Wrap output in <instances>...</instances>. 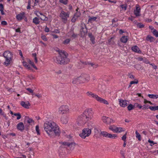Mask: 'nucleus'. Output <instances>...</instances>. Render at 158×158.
<instances>
[{"label":"nucleus","mask_w":158,"mask_h":158,"mask_svg":"<svg viewBox=\"0 0 158 158\" xmlns=\"http://www.w3.org/2000/svg\"><path fill=\"white\" fill-rule=\"evenodd\" d=\"M135 81H131L130 82L131 85H132V84H137L138 82V80L137 79H135Z\"/></svg>","instance_id":"obj_49"},{"label":"nucleus","mask_w":158,"mask_h":158,"mask_svg":"<svg viewBox=\"0 0 158 158\" xmlns=\"http://www.w3.org/2000/svg\"><path fill=\"white\" fill-rule=\"evenodd\" d=\"M148 142L151 143H152L153 144H150V145L151 146H152L154 144H156V143H154V142L153 141L151 140L150 139H149L148 141Z\"/></svg>","instance_id":"obj_52"},{"label":"nucleus","mask_w":158,"mask_h":158,"mask_svg":"<svg viewBox=\"0 0 158 158\" xmlns=\"http://www.w3.org/2000/svg\"><path fill=\"white\" fill-rule=\"evenodd\" d=\"M17 127L18 129L20 131H23L24 129V125L22 122H20L18 124Z\"/></svg>","instance_id":"obj_22"},{"label":"nucleus","mask_w":158,"mask_h":158,"mask_svg":"<svg viewBox=\"0 0 158 158\" xmlns=\"http://www.w3.org/2000/svg\"><path fill=\"white\" fill-rule=\"evenodd\" d=\"M89 36L90 39V40L92 41V43L94 44L95 43L94 39L95 38L94 36L91 33H89L88 34Z\"/></svg>","instance_id":"obj_28"},{"label":"nucleus","mask_w":158,"mask_h":158,"mask_svg":"<svg viewBox=\"0 0 158 158\" xmlns=\"http://www.w3.org/2000/svg\"><path fill=\"white\" fill-rule=\"evenodd\" d=\"M70 34L68 35L69 36H71L73 38H75L77 37V35L75 34L73 31H71L69 33Z\"/></svg>","instance_id":"obj_36"},{"label":"nucleus","mask_w":158,"mask_h":158,"mask_svg":"<svg viewBox=\"0 0 158 158\" xmlns=\"http://www.w3.org/2000/svg\"><path fill=\"white\" fill-rule=\"evenodd\" d=\"M7 24V22L5 21H3L1 22V24L3 25H6Z\"/></svg>","instance_id":"obj_59"},{"label":"nucleus","mask_w":158,"mask_h":158,"mask_svg":"<svg viewBox=\"0 0 158 158\" xmlns=\"http://www.w3.org/2000/svg\"><path fill=\"white\" fill-rule=\"evenodd\" d=\"M25 121L27 123L30 125H32L34 124V121L31 118L28 117H26L25 118Z\"/></svg>","instance_id":"obj_20"},{"label":"nucleus","mask_w":158,"mask_h":158,"mask_svg":"<svg viewBox=\"0 0 158 158\" xmlns=\"http://www.w3.org/2000/svg\"><path fill=\"white\" fill-rule=\"evenodd\" d=\"M129 77L131 79H134V76L132 75L129 74Z\"/></svg>","instance_id":"obj_61"},{"label":"nucleus","mask_w":158,"mask_h":158,"mask_svg":"<svg viewBox=\"0 0 158 158\" xmlns=\"http://www.w3.org/2000/svg\"><path fill=\"white\" fill-rule=\"evenodd\" d=\"M120 153L121 155L123 156V158H125V151L123 150H121L120 151Z\"/></svg>","instance_id":"obj_48"},{"label":"nucleus","mask_w":158,"mask_h":158,"mask_svg":"<svg viewBox=\"0 0 158 158\" xmlns=\"http://www.w3.org/2000/svg\"><path fill=\"white\" fill-rule=\"evenodd\" d=\"M16 18L18 20L20 21L25 17V13L22 12L18 14L16 16Z\"/></svg>","instance_id":"obj_21"},{"label":"nucleus","mask_w":158,"mask_h":158,"mask_svg":"<svg viewBox=\"0 0 158 158\" xmlns=\"http://www.w3.org/2000/svg\"><path fill=\"white\" fill-rule=\"evenodd\" d=\"M69 118V116L66 115L62 116L60 118L61 123L63 124H66L68 122Z\"/></svg>","instance_id":"obj_15"},{"label":"nucleus","mask_w":158,"mask_h":158,"mask_svg":"<svg viewBox=\"0 0 158 158\" xmlns=\"http://www.w3.org/2000/svg\"><path fill=\"white\" fill-rule=\"evenodd\" d=\"M113 38V37H111L109 40L108 42L110 44H113L114 43V41L112 40Z\"/></svg>","instance_id":"obj_54"},{"label":"nucleus","mask_w":158,"mask_h":158,"mask_svg":"<svg viewBox=\"0 0 158 158\" xmlns=\"http://www.w3.org/2000/svg\"><path fill=\"white\" fill-rule=\"evenodd\" d=\"M59 55L56 58V62L58 64H65L69 61L67 58V54L64 51H60L59 52Z\"/></svg>","instance_id":"obj_2"},{"label":"nucleus","mask_w":158,"mask_h":158,"mask_svg":"<svg viewBox=\"0 0 158 158\" xmlns=\"http://www.w3.org/2000/svg\"><path fill=\"white\" fill-rule=\"evenodd\" d=\"M89 19L88 20V22L92 23L93 21L96 20L97 19V17H89Z\"/></svg>","instance_id":"obj_31"},{"label":"nucleus","mask_w":158,"mask_h":158,"mask_svg":"<svg viewBox=\"0 0 158 158\" xmlns=\"http://www.w3.org/2000/svg\"><path fill=\"white\" fill-rule=\"evenodd\" d=\"M82 76L83 77V79H84V83L86 81H89L90 79L89 76L88 75H84Z\"/></svg>","instance_id":"obj_26"},{"label":"nucleus","mask_w":158,"mask_h":158,"mask_svg":"<svg viewBox=\"0 0 158 158\" xmlns=\"http://www.w3.org/2000/svg\"><path fill=\"white\" fill-rule=\"evenodd\" d=\"M28 77H29L30 79H34V76L32 75H29L27 76Z\"/></svg>","instance_id":"obj_55"},{"label":"nucleus","mask_w":158,"mask_h":158,"mask_svg":"<svg viewBox=\"0 0 158 158\" xmlns=\"http://www.w3.org/2000/svg\"><path fill=\"white\" fill-rule=\"evenodd\" d=\"M81 15V13L80 12H77L74 15L73 17L71 19V21L72 22H75L77 18Z\"/></svg>","instance_id":"obj_18"},{"label":"nucleus","mask_w":158,"mask_h":158,"mask_svg":"<svg viewBox=\"0 0 158 158\" xmlns=\"http://www.w3.org/2000/svg\"><path fill=\"white\" fill-rule=\"evenodd\" d=\"M45 31L46 32H48L49 31V30L48 28L47 27H46L45 29Z\"/></svg>","instance_id":"obj_63"},{"label":"nucleus","mask_w":158,"mask_h":158,"mask_svg":"<svg viewBox=\"0 0 158 158\" xmlns=\"http://www.w3.org/2000/svg\"><path fill=\"white\" fill-rule=\"evenodd\" d=\"M148 108V106L147 105H145L143 106V110H145L146 109H147Z\"/></svg>","instance_id":"obj_62"},{"label":"nucleus","mask_w":158,"mask_h":158,"mask_svg":"<svg viewBox=\"0 0 158 158\" xmlns=\"http://www.w3.org/2000/svg\"><path fill=\"white\" fill-rule=\"evenodd\" d=\"M109 134L106 131H103L101 132V134L103 136L106 137H109Z\"/></svg>","instance_id":"obj_30"},{"label":"nucleus","mask_w":158,"mask_h":158,"mask_svg":"<svg viewBox=\"0 0 158 158\" xmlns=\"http://www.w3.org/2000/svg\"><path fill=\"white\" fill-rule=\"evenodd\" d=\"M87 122L82 114L78 116L76 119V123L78 126H83Z\"/></svg>","instance_id":"obj_7"},{"label":"nucleus","mask_w":158,"mask_h":158,"mask_svg":"<svg viewBox=\"0 0 158 158\" xmlns=\"http://www.w3.org/2000/svg\"><path fill=\"white\" fill-rule=\"evenodd\" d=\"M127 135V132H126L125 134L122 137V139L124 141H126V139L127 138V136H126Z\"/></svg>","instance_id":"obj_50"},{"label":"nucleus","mask_w":158,"mask_h":158,"mask_svg":"<svg viewBox=\"0 0 158 158\" xmlns=\"http://www.w3.org/2000/svg\"><path fill=\"white\" fill-rule=\"evenodd\" d=\"M101 119L104 123L108 125L114 122V121L113 119L106 116H102Z\"/></svg>","instance_id":"obj_11"},{"label":"nucleus","mask_w":158,"mask_h":158,"mask_svg":"<svg viewBox=\"0 0 158 158\" xmlns=\"http://www.w3.org/2000/svg\"><path fill=\"white\" fill-rule=\"evenodd\" d=\"M59 1L64 5L67 4L68 2V0H60Z\"/></svg>","instance_id":"obj_41"},{"label":"nucleus","mask_w":158,"mask_h":158,"mask_svg":"<svg viewBox=\"0 0 158 158\" xmlns=\"http://www.w3.org/2000/svg\"><path fill=\"white\" fill-rule=\"evenodd\" d=\"M3 55L6 59L4 64L6 66H8L10 64V62L12 60L13 54L9 51H6L4 52Z\"/></svg>","instance_id":"obj_5"},{"label":"nucleus","mask_w":158,"mask_h":158,"mask_svg":"<svg viewBox=\"0 0 158 158\" xmlns=\"http://www.w3.org/2000/svg\"><path fill=\"white\" fill-rule=\"evenodd\" d=\"M134 106H135L136 107H138L139 109H141L142 107V106L140 104H138V103H135L134 105Z\"/></svg>","instance_id":"obj_51"},{"label":"nucleus","mask_w":158,"mask_h":158,"mask_svg":"<svg viewBox=\"0 0 158 158\" xmlns=\"http://www.w3.org/2000/svg\"><path fill=\"white\" fill-rule=\"evenodd\" d=\"M109 129L114 133H121L125 131L124 129L121 127H117L116 126L112 125L109 127Z\"/></svg>","instance_id":"obj_10"},{"label":"nucleus","mask_w":158,"mask_h":158,"mask_svg":"<svg viewBox=\"0 0 158 158\" xmlns=\"http://www.w3.org/2000/svg\"><path fill=\"white\" fill-rule=\"evenodd\" d=\"M70 12H65L63 10H62L59 15V17L62 22L64 23H66L67 21V18L69 17Z\"/></svg>","instance_id":"obj_9"},{"label":"nucleus","mask_w":158,"mask_h":158,"mask_svg":"<svg viewBox=\"0 0 158 158\" xmlns=\"http://www.w3.org/2000/svg\"><path fill=\"white\" fill-rule=\"evenodd\" d=\"M63 144L67 146L70 150H73L75 146V143H74L64 142Z\"/></svg>","instance_id":"obj_14"},{"label":"nucleus","mask_w":158,"mask_h":158,"mask_svg":"<svg viewBox=\"0 0 158 158\" xmlns=\"http://www.w3.org/2000/svg\"><path fill=\"white\" fill-rule=\"evenodd\" d=\"M33 22L35 24L37 25L40 23V22L39 18L37 17H35L33 19Z\"/></svg>","instance_id":"obj_29"},{"label":"nucleus","mask_w":158,"mask_h":158,"mask_svg":"<svg viewBox=\"0 0 158 158\" xmlns=\"http://www.w3.org/2000/svg\"><path fill=\"white\" fill-rule=\"evenodd\" d=\"M131 49L134 52H137L138 53H140L141 51L140 50L139 48L136 46L132 47Z\"/></svg>","instance_id":"obj_23"},{"label":"nucleus","mask_w":158,"mask_h":158,"mask_svg":"<svg viewBox=\"0 0 158 158\" xmlns=\"http://www.w3.org/2000/svg\"><path fill=\"white\" fill-rule=\"evenodd\" d=\"M94 112L92 109L88 108L86 109L82 114L87 120L90 121L93 117Z\"/></svg>","instance_id":"obj_4"},{"label":"nucleus","mask_w":158,"mask_h":158,"mask_svg":"<svg viewBox=\"0 0 158 158\" xmlns=\"http://www.w3.org/2000/svg\"><path fill=\"white\" fill-rule=\"evenodd\" d=\"M52 36L53 38L56 39L58 37V36L57 35L55 34L52 35Z\"/></svg>","instance_id":"obj_64"},{"label":"nucleus","mask_w":158,"mask_h":158,"mask_svg":"<svg viewBox=\"0 0 158 158\" xmlns=\"http://www.w3.org/2000/svg\"><path fill=\"white\" fill-rule=\"evenodd\" d=\"M146 40L148 41H149L151 42L155 40L154 37L150 35H148L146 37Z\"/></svg>","instance_id":"obj_32"},{"label":"nucleus","mask_w":158,"mask_h":158,"mask_svg":"<svg viewBox=\"0 0 158 158\" xmlns=\"http://www.w3.org/2000/svg\"><path fill=\"white\" fill-rule=\"evenodd\" d=\"M136 137L138 138V140L139 141L141 140V135L137 131H135Z\"/></svg>","instance_id":"obj_35"},{"label":"nucleus","mask_w":158,"mask_h":158,"mask_svg":"<svg viewBox=\"0 0 158 158\" xmlns=\"http://www.w3.org/2000/svg\"><path fill=\"white\" fill-rule=\"evenodd\" d=\"M30 3H31V1H29L28 2V5L27 7V9H30Z\"/></svg>","instance_id":"obj_57"},{"label":"nucleus","mask_w":158,"mask_h":158,"mask_svg":"<svg viewBox=\"0 0 158 158\" xmlns=\"http://www.w3.org/2000/svg\"><path fill=\"white\" fill-rule=\"evenodd\" d=\"M69 106L67 105H63L61 106L58 108V112L61 114H65L70 112Z\"/></svg>","instance_id":"obj_6"},{"label":"nucleus","mask_w":158,"mask_h":158,"mask_svg":"<svg viewBox=\"0 0 158 158\" xmlns=\"http://www.w3.org/2000/svg\"><path fill=\"white\" fill-rule=\"evenodd\" d=\"M88 127L87 128L90 129V130L91 131V130L94 127V124L92 121H90L88 123Z\"/></svg>","instance_id":"obj_24"},{"label":"nucleus","mask_w":158,"mask_h":158,"mask_svg":"<svg viewBox=\"0 0 158 158\" xmlns=\"http://www.w3.org/2000/svg\"><path fill=\"white\" fill-rule=\"evenodd\" d=\"M4 7L3 5L2 4H0V11L3 10Z\"/></svg>","instance_id":"obj_56"},{"label":"nucleus","mask_w":158,"mask_h":158,"mask_svg":"<svg viewBox=\"0 0 158 158\" xmlns=\"http://www.w3.org/2000/svg\"><path fill=\"white\" fill-rule=\"evenodd\" d=\"M21 105L23 107L26 109L29 108V106H31V104L28 101L26 102L22 101L21 102Z\"/></svg>","instance_id":"obj_19"},{"label":"nucleus","mask_w":158,"mask_h":158,"mask_svg":"<svg viewBox=\"0 0 158 158\" xmlns=\"http://www.w3.org/2000/svg\"><path fill=\"white\" fill-rule=\"evenodd\" d=\"M138 26L139 28H140L143 27L144 25L141 23H139L138 24Z\"/></svg>","instance_id":"obj_58"},{"label":"nucleus","mask_w":158,"mask_h":158,"mask_svg":"<svg viewBox=\"0 0 158 158\" xmlns=\"http://www.w3.org/2000/svg\"><path fill=\"white\" fill-rule=\"evenodd\" d=\"M35 13L41 20L46 21L48 20V18L45 15H44L42 13L40 12L36 11L35 12Z\"/></svg>","instance_id":"obj_13"},{"label":"nucleus","mask_w":158,"mask_h":158,"mask_svg":"<svg viewBox=\"0 0 158 158\" xmlns=\"http://www.w3.org/2000/svg\"><path fill=\"white\" fill-rule=\"evenodd\" d=\"M134 106H133L131 104H130L128 106L127 109L129 110H131L134 108Z\"/></svg>","instance_id":"obj_43"},{"label":"nucleus","mask_w":158,"mask_h":158,"mask_svg":"<svg viewBox=\"0 0 158 158\" xmlns=\"http://www.w3.org/2000/svg\"><path fill=\"white\" fill-rule=\"evenodd\" d=\"M152 32L154 35L156 37H158V31H157L155 29H153Z\"/></svg>","instance_id":"obj_42"},{"label":"nucleus","mask_w":158,"mask_h":158,"mask_svg":"<svg viewBox=\"0 0 158 158\" xmlns=\"http://www.w3.org/2000/svg\"><path fill=\"white\" fill-rule=\"evenodd\" d=\"M0 114L3 115L4 117L6 116V115L4 114V112L3 111L2 109L1 108H0Z\"/></svg>","instance_id":"obj_53"},{"label":"nucleus","mask_w":158,"mask_h":158,"mask_svg":"<svg viewBox=\"0 0 158 158\" xmlns=\"http://www.w3.org/2000/svg\"><path fill=\"white\" fill-rule=\"evenodd\" d=\"M122 10L125 11L126 10L127 7V5L126 4H124L120 5Z\"/></svg>","instance_id":"obj_34"},{"label":"nucleus","mask_w":158,"mask_h":158,"mask_svg":"<svg viewBox=\"0 0 158 158\" xmlns=\"http://www.w3.org/2000/svg\"><path fill=\"white\" fill-rule=\"evenodd\" d=\"M72 83L75 84L77 83H83L84 79L82 76H80L73 79Z\"/></svg>","instance_id":"obj_12"},{"label":"nucleus","mask_w":158,"mask_h":158,"mask_svg":"<svg viewBox=\"0 0 158 158\" xmlns=\"http://www.w3.org/2000/svg\"><path fill=\"white\" fill-rule=\"evenodd\" d=\"M148 96L149 98H158V95H155V94H149L148 95Z\"/></svg>","instance_id":"obj_33"},{"label":"nucleus","mask_w":158,"mask_h":158,"mask_svg":"<svg viewBox=\"0 0 158 158\" xmlns=\"http://www.w3.org/2000/svg\"><path fill=\"white\" fill-rule=\"evenodd\" d=\"M109 138H115L117 137V136L115 134H109Z\"/></svg>","instance_id":"obj_45"},{"label":"nucleus","mask_w":158,"mask_h":158,"mask_svg":"<svg viewBox=\"0 0 158 158\" xmlns=\"http://www.w3.org/2000/svg\"><path fill=\"white\" fill-rule=\"evenodd\" d=\"M140 8L138 5H136V9L134 11L135 15L136 16H139L140 15Z\"/></svg>","instance_id":"obj_17"},{"label":"nucleus","mask_w":158,"mask_h":158,"mask_svg":"<svg viewBox=\"0 0 158 158\" xmlns=\"http://www.w3.org/2000/svg\"><path fill=\"white\" fill-rule=\"evenodd\" d=\"M91 133V131L90 129L87 128H84L79 134V136L82 138L85 139L86 137L89 136Z\"/></svg>","instance_id":"obj_8"},{"label":"nucleus","mask_w":158,"mask_h":158,"mask_svg":"<svg viewBox=\"0 0 158 158\" xmlns=\"http://www.w3.org/2000/svg\"><path fill=\"white\" fill-rule=\"evenodd\" d=\"M14 115L15 116H17V119L18 120L19 119L21 118V115L19 113H15Z\"/></svg>","instance_id":"obj_40"},{"label":"nucleus","mask_w":158,"mask_h":158,"mask_svg":"<svg viewBox=\"0 0 158 158\" xmlns=\"http://www.w3.org/2000/svg\"><path fill=\"white\" fill-rule=\"evenodd\" d=\"M43 127L44 131L50 137L59 136L60 133V127L58 124L52 121L45 122Z\"/></svg>","instance_id":"obj_1"},{"label":"nucleus","mask_w":158,"mask_h":158,"mask_svg":"<svg viewBox=\"0 0 158 158\" xmlns=\"http://www.w3.org/2000/svg\"><path fill=\"white\" fill-rule=\"evenodd\" d=\"M87 96L93 99L96 100L98 102L100 103H102L108 105L109 103L108 102L101 97H99L98 95L95 94L93 93L91 91H88L86 93Z\"/></svg>","instance_id":"obj_3"},{"label":"nucleus","mask_w":158,"mask_h":158,"mask_svg":"<svg viewBox=\"0 0 158 158\" xmlns=\"http://www.w3.org/2000/svg\"><path fill=\"white\" fill-rule=\"evenodd\" d=\"M28 62L35 69L37 70V68L36 67V66L34 65L33 62H32L31 60H29L28 61Z\"/></svg>","instance_id":"obj_37"},{"label":"nucleus","mask_w":158,"mask_h":158,"mask_svg":"<svg viewBox=\"0 0 158 158\" xmlns=\"http://www.w3.org/2000/svg\"><path fill=\"white\" fill-rule=\"evenodd\" d=\"M128 40V37L126 36H123L120 39V41L124 43H127Z\"/></svg>","instance_id":"obj_25"},{"label":"nucleus","mask_w":158,"mask_h":158,"mask_svg":"<svg viewBox=\"0 0 158 158\" xmlns=\"http://www.w3.org/2000/svg\"><path fill=\"white\" fill-rule=\"evenodd\" d=\"M35 130H36V131L37 133V135H40V129H39V126L38 125H37L36 126Z\"/></svg>","instance_id":"obj_44"},{"label":"nucleus","mask_w":158,"mask_h":158,"mask_svg":"<svg viewBox=\"0 0 158 158\" xmlns=\"http://www.w3.org/2000/svg\"><path fill=\"white\" fill-rule=\"evenodd\" d=\"M23 65L27 69L29 70H31L32 71V69L29 66L28 64L26 62L23 61Z\"/></svg>","instance_id":"obj_27"},{"label":"nucleus","mask_w":158,"mask_h":158,"mask_svg":"<svg viewBox=\"0 0 158 158\" xmlns=\"http://www.w3.org/2000/svg\"><path fill=\"white\" fill-rule=\"evenodd\" d=\"M149 108L152 110H158V106H149Z\"/></svg>","instance_id":"obj_38"},{"label":"nucleus","mask_w":158,"mask_h":158,"mask_svg":"<svg viewBox=\"0 0 158 158\" xmlns=\"http://www.w3.org/2000/svg\"><path fill=\"white\" fill-rule=\"evenodd\" d=\"M70 40L69 39H68L64 40L63 42V43L65 45H67L69 44L70 42Z\"/></svg>","instance_id":"obj_39"},{"label":"nucleus","mask_w":158,"mask_h":158,"mask_svg":"<svg viewBox=\"0 0 158 158\" xmlns=\"http://www.w3.org/2000/svg\"><path fill=\"white\" fill-rule=\"evenodd\" d=\"M26 89L29 91L30 93H31L32 94H33L34 91L30 88H27Z\"/></svg>","instance_id":"obj_47"},{"label":"nucleus","mask_w":158,"mask_h":158,"mask_svg":"<svg viewBox=\"0 0 158 158\" xmlns=\"http://www.w3.org/2000/svg\"><path fill=\"white\" fill-rule=\"evenodd\" d=\"M127 102H128L126 100L119 99V104L120 106L123 107H124L127 106L128 104Z\"/></svg>","instance_id":"obj_16"},{"label":"nucleus","mask_w":158,"mask_h":158,"mask_svg":"<svg viewBox=\"0 0 158 158\" xmlns=\"http://www.w3.org/2000/svg\"><path fill=\"white\" fill-rule=\"evenodd\" d=\"M35 96L37 97L39 99H40L42 98V95L39 93L35 94Z\"/></svg>","instance_id":"obj_46"},{"label":"nucleus","mask_w":158,"mask_h":158,"mask_svg":"<svg viewBox=\"0 0 158 158\" xmlns=\"http://www.w3.org/2000/svg\"><path fill=\"white\" fill-rule=\"evenodd\" d=\"M42 39L44 41H47V39L45 35H43L41 37Z\"/></svg>","instance_id":"obj_60"}]
</instances>
